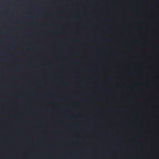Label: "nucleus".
I'll return each instance as SVG.
<instances>
[{
  "mask_svg": "<svg viewBox=\"0 0 159 159\" xmlns=\"http://www.w3.org/2000/svg\"><path fill=\"white\" fill-rule=\"evenodd\" d=\"M106 90L107 91H111L112 90L111 89H107Z\"/></svg>",
  "mask_w": 159,
  "mask_h": 159,
  "instance_id": "2",
  "label": "nucleus"
},
{
  "mask_svg": "<svg viewBox=\"0 0 159 159\" xmlns=\"http://www.w3.org/2000/svg\"><path fill=\"white\" fill-rule=\"evenodd\" d=\"M0 52H2V51H1V50H0Z\"/></svg>",
  "mask_w": 159,
  "mask_h": 159,
  "instance_id": "6",
  "label": "nucleus"
},
{
  "mask_svg": "<svg viewBox=\"0 0 159 159\" xmlns=\"http://www.w3.org/2000/svg\"><path fill=\"white\" fill-rule=\"evenodd\" d=\"M128 48H131V46H128Z\"/></svg>",
  "mask_w": 159,
  "mask_h": 159,
  "instance_id": "3",
  "label": "nucleus"
},
{
  "mask_svg": "<svg viewBox=\"0 0 159 159\" xmlns=\"http://www.w3.org/2000/svg\"><path fill=\"white\" fill-rule=\"evenodd\" d=\"M76 125V126H78V125Z\"/></svg>",
  "mask_w": 159,
  "mask_h": 159,
  "instance_id": "5",
  "label": "nucleus"
},
{
  "mask_svg": "<svg viewBox=\"0 0 159 159\" xmlns=\"http://www.w3.org/2000/svg\"><path fill=\"white\" fill-rule=\"evenodd\" d=\"M10 48V49H11L12 48V47H10V48Z\"/></svg>",
  "mask_w": 159,
  "mask_h": 159,
  "instance_id": "4",
  "label": "nucleus"
},
{
  "mask_svg": "<svg viewBox=\"0 0 159 159\" xmlns=\"http://www.w3.org/2000/svg\"><path fill=\"white\" fill-rule=\"evenodd\" d=\"M97 50L98 51H102V52H104V50L103 49H102V50H100V49H97Z\"/></svg>",
  "mask_w": 159,
  "mask_h": 159,
  "instance_id": "1",
  "label": "nucleus"
}]
</instances>
